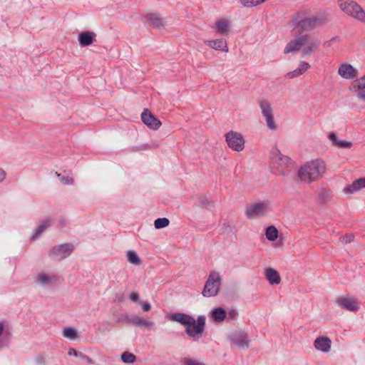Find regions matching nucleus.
Returning <instances> with one entry per match:
<instances>
[{
    "mask_svg": "<svg viewBox=\"0 0 365 365\" xmlns=\"http://www.w3.org/2000/svg\"><path fill=\"white\" fill-rule=\"evenodd\" d=\"M172 322H178L185 327L186 334L194 339H199L204 331L205 326V317L203 315L195 319L185 313H174L168 317Z\"/></svg>",
    "mask_w": 365,
    "mask_h": 365,
    "instance_id": "nucleus-1",
    "label": "nucleus"
},
{
    "mask_svg": "<svg viewBox=\"0 0 365 365\" xmlns=\"http://www.w3.org/2000/svg\"><path fill=\"white\" fill-rule=\"evenodd\" d=\"M327 172V165L319 158L312 160L302 165L297 171L300 182L310 184L319 180Z\"/></svg>",
    "mask_w": 365,
    "mask_h": 365,
    "instance_id": "nucleus-2",
    "label": "nucleus"
},
{
    "mask_svg": "<svg viewBox=\"0 0 365 365\" xmlns=\"http://www.w3.org/2000/svg\"><path fill=\"white\" fill-rule=\"evenodd\" d=\"M340 9L349 16L361 22H365V11L356 2L352 0H339Z\"/></svg>",
    "mask_w": 365,
    "mask_h": 365,
    "instance_id": "nucleus-3",
    "label": "nucleus"
},
{
    "mask_svg": "<svg viewBox=\"0 0 365 365\" xmlns=\"http://www.w3.org/2000/svg\"><path fill=\"white\" fill-rule=\"evenodd\" d=\"M329 20L327 13H320L317 15L304 18L299 22H292V24H297L304 31H312L324 25Z\"/></svg>",
    "mask_w": 365,
    "mask_h": 365,
    "instance_id": "nucleus-4",
    "label": "nucleus"
},
{
    "mask_svg": "<svg viewBox=\"0 0 365 365\" xmlns=\"http://www.w3.org/2000/svg\"><path fill=\"white\" fill-rule=\"evenodd\" d=\"M222 284V277L219 272L216 271L211 272L205 284L202 294L205 297L216 296L219 292Z\"/></svg>",
    "mask_w": 365,
    "mask_h": 365,
    "instance_id": "nucleus-5",
    "label": "nucleus"
},
{
    "mask_svg": "<svg viewBox=\"0 0 365 365\" xmlns=\"http://www.w3.org/2000/svg\"><path fill=\"white\" fill-rule=\"evenodd\" d=\"M259 106L267 128L271 131L277 130L278 125L274 119V110L271 103L268 100L263 99L259 101Z\"/></svg>",
    "mask_w": 365,
    "mask_h": 365,
    "instance_id": "nucleus-6",
    "label": "nucleus"
},
{
    "mask_svg": "<svg viewBox=\"0 0 365 365\" xmlns=\"http://www.w3.org/2000/svg\"><path fill=\"white\" fill-rule=\"evenodd\" d=\"M34 282L42 287H48L58 282V276L53 271L41 270L34 275Z\"/></svg>",
    "mask_w": 365,
    "mask_h": 365,
    "instance_id": "nucleus-7",
    "label": "nucleus"
},
{
    "mask_svg": "<svg viewBox=\"0 0 365 365\" xmlns=\"http://www.w3.org/2000/svg\"><path fill=\"white\" fill-rule=\"evenodd\" d=\"M225 141L230 148L236 152H241L245 149V140L240 133L230 130L225 135Z\"/></svg>",
    "mask_w": 365,
    "mask_h": 365,
    "instance_id": "nucleus-8",
    "label": "nucleus"
},
{
    "mask_svg": "<svg viewBox=\"0 0 365 365\" xmlns=\"http://www.w3.org/2000/svg\"><path fill=\"white\" fill-rule=\"evenodd\" d=\"M271 164L272 169L277 175H284V166L289 162L290 159L282 155L279 150L274 149L271 153Z\"/></svg>",
    "mask_w": 365,
    "mask_h": 365,
    "instance_id": "nucleus-9",
    "label": "nucleus"
},
{
    "mask_svg": "<svg viewBox=\"0 0 365 365\" xmlns=\"http://www.w3.org/2000/svg\"><path fill=\"white\" fill-rule=\"evenodd\" d=\"M269 210L270 206L268 202H258L248 205L245 214L248 218H255L265 215Z\"/></svg>",
    "mask_w": 365,
    "mask_h": 365,
    "instance_id": "nucleus-10",
    "label": "nucleus"
},
{
    "mask_svg": "<svg viewBox=\"0 0 365 365\" xmlns=\"http://www.w3.org/2000/svg\"><path fill=\"white\" fill-rule=\"evenodd\" d=\"M72 244H63L53 247L50 252L49 256L54 260L60 261L68 257L73 250Z\"/></svg>",
    "mask_w": 365,
    "mask_h": 365,
    "instance_id": "nucleus-11",
    "label": "nucleus"
},
{
    "mask_svg": "<svg viewBox=\"0 0 365 365\" xmlns=\"http://www.w3.org/2000/svg\"><path fill=\"white\" fill-rule=\"evenodd\" d=\"M337 304L341 309L354 312L359 309L360 302L354 297L346 295L339 297L336 301Z\"/></svg>",
    "mask_w": 365,
    "mask_h": 365,
    "instance_id": "nucleus-12",
    "label": "nucleus"
},
{
    "mask_svg": "<svg viewBox=\"0 0 365 365\" xmlns=\"http://www.w3.org/2000/svg\"><path fill=\"white\" fill-rule=\"evenodd\" d=\"M122 320L140 328L145 327L149 329L155 328V324L154 322L149 319H143L136 314L125 316Z\"/></svg>",
    "mask_w": 365,
    "mask_h": 365,
    "instance_id": "nucleus-13",
    "label": "nucleus"
},
{
    "mask_svg": "<svg viewBox=\"0 0 365 365\" xmlns=\"http://www.w3.org/2000/svg\"><path fill=\"white\" fill-rule=\"evenodd\" d=\"M303 45L302 52L304 56H309L314 53L320 45V41L317 39L310 38L307 36H303Z\"/></svg>",
    "mask_w": 365,
    "mask_h": 365,
    "instance_id": "nucleus-14",
    "label": "nucleus"
},
{
    "mask_svg": "<svg viewBox=\"0 0 365 365\" xmlns=\"http://www.w3.org/2000/svg\"><path fill=\"white\" fill-rule=\"evenodd\" d=\"M141 120L145 125L153 130H158L161 125V122L148 109L143 110L141 114Z\"/></svg>",
    "mask_w": 365,
    "mask_h": 365,
    "instance_id": "nucleus-15",
    "label": "nucleus"
},
{
    "mask_svg": "<svg viewBox=\"0 0 365 365\" xmlns=\"http://www.w3.org/2000/svg\"><path fill=\"white\" fill-rule=\"evenodd\" d=\"M313 345L316 350L323 353H328L331 350V341L327 336H320L316 338Z\"/></svg>",
    "mask_w": 365,
    "mask_h": 365,
    "instance_id": "nucleus-16",
    "label": "nucleus"
},
{
    "mask_svg": "<svg viewBox=\"0 0 365 365\" xmlns=\"http://www.w3.org/2000/svg\"><path fill=\"white\" fill-rule=\"evenodd\" d=\"M212 28L217 34L227 36L231 29V21L226 19H218L215 21Z\"/></svg>",
    "mask_w": 365,
    "mask_h": 365,
    "instance_id": "nucleus-17",
    "label": "nucleus"
},
{
    "mask_svg": "<svg viewBox=\"0 0 365 365\" xmlns=\"http://www.w3.org/2000/svg\"><path fill=\"white\" fill-rule=\"evenodd\" d=\"M339 74L346 79H352L357 76L358 71L350 64H341L338 70Z\"/></svg>",
    "mask_w": 365,
    "mask_h": 365,
    "instance_id": "nucleus-18",
    "label": "nucleus"
},
{
    "mask_svg": "<svg viewBox=\"0 0 365 365\" xmlns=\"http://www.w3.org/2000/svg\"><path fill=\"white\" fill-rule=\"evenodd\" d=\"M230 339L235 343L239 347L245 349L247 348L250 344V340L248 339L247 334L245 332L239 331L233 333L230 336Z\"/></svg>",
    "mask_w": 365,
    "mask_h": 365,
    "instance_id": "nucleus-19",
    "label": "nucleus"
},
{
    "mask_svg": "<svg viewBox=\"0 0 365 365\" xmlns=\"http://www.w3.org/2000/svg\"><path fill=\"white\" fill-rule=\"evenodd\" d=\"M204 43L209 47L216 51H221L225 53H227L229 51L227 41L224 38L205 40Z\"/></svg>",
    "mask_w": 365,
    "mask_h": 365,
    "instance_id": "nucleus-20",
    "label": "nucleus"
},
{
    "mask_svg": "<svg viewBox=\"0 0 365 365\" xmlns=\"http://www.w3.org/2000/svg\"><path fill=\"white\" fill-rule=\"evenodd\" d=\"M264 276L270 285H277L281 282V277L279 272L272 267L265 269Z\"/></svg>",
    "mask_w": 365,
    "mask_h": 365,
    "instance_id": "nucleus-21",
    "label": "nucleus"
},
{
    "mask_svg": "<svg viewBox=\"0 0 365 365\" xmlns=\"http://www.w3.org/2000/svg\"><path fill=\"white\" fill-rule=\"evenodd\" d=\"M303 45V39L302 36L296 38L292 41H290L285 46L284 49V53L285 54L289 53H296L302 48Z\"/></svg>",
    "mask_w": 365,
    "mask_h": 365,
    "instance_id": "nucleus-22",
    "label": "nucleus"
},
{
    "mask_svg": "<svg viewBox=\"0 0 365 365\" xmlns=\"http://www.w3.org/2000/svg\"><path fill=\"white\" fill-rule=\"evenodd\" d=\"M96 34L91 31H84L78 35V40L82 47L91 45L95 40Z\"/></svg>",
    "mask_w": 365,
    "mask_h": 365,
    "instance_id": "nucleus-23",
    "label": "nucleus"
},
{
    "mask_svg": "<svg viewBox=\"0 0 365 365\" xmlns=\"http://www.w3.org/2000/svg\"><path fill=\"white\" fill-rule=\"evenodd\" d=\"M309 68H310V65L309 63L305 62V61H300L299 66L295 70L288 72L287 73V77L290 79L297 78V77L304 74Z\"/></svg>",
    "mask_w": 365,
    "mask_h": 365,
    "instance_id": "nucleus-24",
    "label": "nucleus"
},
{
    "mask_svg": "<svg viewBox=\"0 0 365 365\" xmlns=\"http://www.w3.org/2000/svg\"><path fill=\"white\" fill-rule=\"evenodd\" d=\"M352 89L357 93L356 96L359 98L365 101V76L353 84Z\"/></svg>",
    "mask_w": 365,
    "mask_h": 365,
    "instance_id": "nucleus-25",
    "label": "nucleus"
},
{
    "mask_svg": "<svg viewBox=\"0 0 365 365\" xmlns=\"http://www.w3.org/2000/svg\"><path fill=\"white\" fill-rule=\"evenodd\" d=\"M328 138L334 146H336L339 148H349L352 146L351 142L344 140H339L334 133H330L328 135Z\"/></svg>",
    "mask_w": 365,
    "mask_h": 365,
    "instance_id": "nucleus-26",
    "label": "nucleus"
},
{
    "mask_svg": "<svg viewBox=\"0 0 365 365\" xmlns=\"http://www.w3.org/2000/svg\"><path fill=\"white\" fill-rule=\"evenodd\" d=\"M146 19L153 27L160 29L165 26V21L159 14L155 13L148 14L145 16Z\"/></svg>",
    "mask_w": 365,
    "mask_h": 365,
    "instance_id": "nucleus-27",
    "label": "nucleus"
},
{
    "mask_svg": "<svg viewBox=\"0 0 365 365\" xmlns=\"http://www.w3.org/2000/svg\"><path fill=\"white\" fill-rule=\"evenodd\" d=\"M210 317L217 323L222 322L226 319L225 310L222 307H215L210 312Z\"/></svg>",
    "mask_w": 365,
    "mask_h": 365,
    "instance_id": "nucleus-28",
    "label": "nucleus"
},
{
    "mask_svg": "<svg viewBox=\"0 0 365 365\" xmlns=\"http://www.w3.org/2000/svg\"><path fill=\"white\" fill-rule=\"evenodd\" d=\"M365 187V178H359L355 180L351 185L345 188V192L352 194L359 190Z\"/></svg>",
    "mask_w": 365,
    "mask_h": 365,
    "instance_id": "nucleus-29",
    "label": "nucleus"
},
{
    "mask_svg": "<svg viewBox=\"0 0 365 365\" xmlns=\"http://www.w3.org/2000/svg\"><path fill=\"white\" fill-rule=\"evenodd\" d=\"M55 175L63 185H72L74 182V179L69 172L64 171L63 173L56 172Z\"/></svg>",
    "mask_w": 365,
    "mask_h": 365,
    "instance_id": "nucleus-30",
    "label": "nucleus"
},
{
    "mask_svg": "<svg viewBox=\"0 0 365 365\" xmlns=\"http://www.w3.org/2000/svg\"><path fill=\"white\" fill-rule=\"evenodd\" d=\"M127 260L129 263L134 265H140L142 260L137 252L133 250H129L126 252Z\"/></svg>",
    "mask_w": 365,
    "mask_h": 365,
    "instance_id": "nucleus-31",
    "label": "nucleus"
},
{
    "mask_svg": "<svg viewBox=\"0 0 365 365\" xmlns=\"http://www.w3.org/2000/svg\"><path fill=\"white\" fill-rule=\"evenodd\" d=\"M52 224L51 220L47 219L43 220L38 226L37 230L32 236L33 239L39 237L46 229H48Z\"/></svg>",
    "mask_w": 365,
    "mask_h": 365,
    "instance_id": "nucleus-32",
    "label": "nucleus"
},
{
    "mask_svg": "<svg viewBox=\"0 0 365 365\" xmlns=\"http://www.w3.org/2000/svg\"><path fill=\"white\" fill-rule=\"evenodd\" d=\"M278 230L277 229L273 226L270 225L266 229L265 235L268 240L274 241L278 237Z\"/></svg>",
    "mask_w": 365,
    "mask_h": 365,
    "instance_id": "nucleus-33",
    "label": "nucleus"
},
{
    "mask_svg": "<svg viewBox=\"0 0 365 365\" xmlns=\"http://www.w3.org/2000/svg\"><path fill=\"white\" fill-rule=\"evenodd\" d=\"M63 336L71 340H75L78 338L76 330L72 327L64 328L63 329Z\"/></svg>",
    "mask_w": 365,
    "mask_h": 365,
    "instance_id": "nucleus-34",
    "label": "nucleus"
},
{
    "mask_svg": "<svg viewBox=\"0 0 365 365\" xmlns=\"http://www.w3.org/2000/svg\"><path fill=\"white\" fill-rule=\"evenodd\" d=\"M265 1L266 0H240V2L244 7L252 8L264 3Z\"/></svg>",
    "mask_w": 365,
    "mask_h": 365,
    "instance_id": "nucleus-35",
    "label": "nucleus"
},
{
    "mask_svg": "<svg viewBox=\"0 0 365 365\" xmlns=\"http://www.w3.org/2000/svg\"><path fill=\"white\" fill-rule=\"evenodd\" d=\"M170 221L166 217L158 218L154 221V227L157 230L163 229L169 225Z\"/></svg>",
    "mask_w": 365,
    "mask_h": 365,
    "instance_id": "nucleus-36",
    "label": "nucleus"
},
{
    "mask_svg": "<svg viewBox=\"0 0 365 365\" xmlns=\"http://www.w3.org/2000/svg\"><path fill=\"white\" fill-rule=\"evenodd\" d=\"M121 359L124 363L133 364L136 360V356L128 351H125L121 354Z\"/></svg>",
    "mask_w": 365,
    "mask_h": 365,
    "instance_id": "nucleus-37",
    "label": "nucleus"
},
{
    "mask_svg": "<svg viewBox=\"0 0 365 365\" xmlns=\"http://www.w3.org/2000/svg\"><path fill=\"white\" fill-rule=\"evenodd\" d=\"M225 314H226V321L230 322L232 320L236 319L238 316V312L235 309H228L227 310H225Z\"/></svg>",
    "mask_w": 365,
    "mask_h": 365,
    "instance_id": "nucleus-38",
    "label": "nucleus"
},
{
    "mask_svg": "<svg viewBox=\"0 0 365 365\" xmlns=\"http://www.w3.org/2000/svg\"><path fill=\"white\" fill-rule=\"evenodd\" d=\"M184 365H205L202 361L199 360L186 358L184 359Z\"/></svg>",
    "mask_w": 365,
    "mask_h": 365,
    "instance_id": "nucleus-39",
    "label": "nucleus"
},
{
    "mask_svg": "<svg viewBox=\"0 0 365 365\" xmlns=\"http://www.w3.org/2000/svg\"><path fill=\"white\" fill-rule=\"evenodd\" d=\"M353 240V236L351 235H346L341 237V242L344 244H348L351 242Z\"/></svg>",
    "mask_w": 365,
    "mask_h": 365,
    "instance_id": "nucleus-40",
    "label": "nucleus"
},
{
    "mask_svg": "<svg viewBox=\"0 0 365 365\" xmlns=\"http://www.w3.org/2000/svg\"><path fill=\"white\" fill-rule=\"evenodd\" d=\"M129 299L132 301V302H138V299H139V295L137 292H133L130 294L129 295Z\"/></svg>",
    "mask_w": 365,
    "mask_h": 365,
    "instance_id": "nucleus-41",
    "label": "nucleus"
},
{
    "mask_svg": "<svg viewBox=\"0 0 365 365\" xmlns=\"http://www.w3.org/2000/svg\"><path fill=\"white\" fill-rule=\"evenodd\" d=\"M142 309L144 312H149L151 309V305L148 302L141 303Z\"/></svg>",
    "mask_w": 365,
    "mask_h": 365,
    "instance_id": "nucleus-42",
    "label": "nucleus"
},
{
    "mask_svg": "<svg viewBox=\"0 0 365 365\" xmlns=\"http://www.w3.org/2000/svg\"><path fill=\"white\" fill-rule=\"evenodd\" d=\"M81 353H78L75 349L70 348L68 352V354L69 356H79V354Z\"/></svg>",
    "mask_w": 365,
    "mask_h": 365,
    "instance_id": "nucleus-43",
    "label": "nucleus"
},
{
    "mask_svg": "<svg viewBox=\"0 0 365 365\" xmlns=\"http://www.w3.org/2000/svg\"><path fill=\"white\" fill-rule=\"evenodd\" d=\"M79 357L86 360L88 364H93V360L89 356L84 354H80Z\"/></svg>",
    "mask_w": 365,
    "mask_h": 365,
    "instance_id": "nucleus-44",
    "label": "nucleus"
},
{
    "mask_svg": "<svg viewBox=\"0 0 365 365\" xmlns=\"http://www.w3.org/2000/svg\"><path fill=\"white\" fill-rule=\"evenodd\" d=\"M337 40V38H331V40L329 41H325L324 43V46L325 47H329L331 46V43L334 42V41H336Z\"/></svg>",
    "mask_w": 365,
    "mask_h": 365,
    "instance_id": "nucleus-45",
    "label": "nucleus"
},
{
    "mask_svg": "<svg viewBox=\"0 0 365 365\" xmlns=\"http://www.w3.org/2000/svg\"><path fill=\"white\" fill-rule=\"evenodd\" d=\"M6 178V173L4 170L0 168V182H1Z\"/></svg>",
    "mask_w": 365,
    "mask_h": 365,
    "instance_id": "nucleus-46",
    "label": "nucleus"
}]
</instances>
